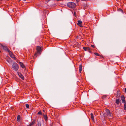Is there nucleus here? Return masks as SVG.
Listing matches in <instances>:
<instances>
[{
    "instance_id": "obj_4",
    "label": "nucleus",
    "mask_w": 126,
    "mask_h": 126,
    "mask_svg": "<svg viewBox=\"0 0 126 126\" xmlns=\"http://www.w3.org/2000/svg\"><path fill=\"white\" fill-rule=\"evenodd\" d=\"M11 57L14 58L15 60H16V58L14 57V55H13L12 52L11 51H10L8 52Z\"/></svg>"
},
{
    "instance_id": "obj_5",
    "label": "nucleus",
    "mask_w": 126,
    "mask_h": 126,
    "mask_svg": "<svg viewBox=\"0 0 126 126\" xmlns=\"http://www.w3.org/2000/svg\"><path fill=\"white\" fill-rule=\"evenodd\" d=\"M78 23L77 25L81 27H83V26L82 25V22L81 21L78 20Z\"/></svg>"
},
{
    "instance_id": "obj_25",
    "label": "nucleus",
    "mask_w": 126,
    "mask_h": 126,
    "mask_svg": "<svg viewBox=\"0 0 126 126\" xmlns=\"http://www.w3.org/2000/svg\"><path fill=\"white\" fill-rule=\"evenodd\" d=\"M91 46L92 47L94 48H95V46L94 45H91Z\"/></svg>"
},
{
    "instance_id": "obj_21",
    "label": "nucleus",
    "mask_w": 126,
    "mask_h": 126,
    "mask_svg": "<svg viewBox=\"0 0 126 126\" xmlns=\"http://www.w3.org/2000/svg\"><path fill=\"white\" fill-rule=\"evenodd\" d=\"M124 109L125 110H126V103H125L124 105Z\"/></svg>"
},
{
    "instance_id": "obj_27",
    "label": "nucleus",
    "mask_w": 126,
    "mask_h": 126,
    "mask_svg": "<svg viewBox=\"0 0 126 126\" xmlns=\"http://www.w3.org/2000/svg\"><path fill=\"white\" fill-rule=\"evenodd\" d=\"M38 114L39 115H41L42 114V112L41 111H40L38 112Z\"/></svg>"
},
{
    "instance_id": "obj_13",
    "label": "nucleus",
    "mask_w": 126,
    "mask_h": 126,
    "mask_svg": "<svg viewBox=\"0 0 126 126\" xmlns=\"http://www.w3.org/2000/svg\"><path fill=\"white\" fill-rule=\"evenodd\" d=\"M91 118L92 119V120L94 121V117L93 115V113H91L90 114Z\"/></svg>"
},
{
    "instance_id": "obj_22",
    "label": "nucleus",
    "mask_w": 126,
    "mask_h": 126,
    "mask_svg": "<svg viewBox=\"0 0 126 126\" xmlns=\"http://www.w3.org/2000/svg\"><path fill=\"white\" fill-rule=\"evenodd\" d=\"M83 49L85 51H86L87 50V48L85 47H83Z\"/></svg>"
},
{
    "instance_id": "obj_10",
    "label": "nucleus",
    "mask_w": 126,
    "mask_h": 126,
    "mask_svg": "<svg viewBox=\"0 0 126 126\" xmlns=\"http://www.w3.org/2000/svg\"><path fill=\"white\" fill-rule=\"evenodd\" d=\"M82 65H79V71L80 73H81V71L82 70Z\"/></svg>"
},
{
    "instance_id": "obj_11",
    "label": "nucleus",
    "mask_w": 126,
    "mask_h": 126,
    "mask_svg": "<svg viewBox=\"0 0 126 126\" xmlns=\"http://www.w3.org/2000/svg\"><path fill=\"white\" fill-rule=\"evenodd\" d=\"M43 115L44 116V117L45 119V120L46 122L47 121V115L46 114L45 115L44 114H43Z\"/></svg>"
},
{
    "instance_id": "obj_30",
    "label": "nucleus",
    "mask_w": 126,
    "mask_h": 126,
    "mask_svg": "<svg viewBox=\"0 0 126 126\" xmlns=\"http://www.w3.org/2000/svg\"><path fill=\"white\" fill-rule=\"evenodd\" d=\"M125 92H126V88H125Z\"/></svg>"
},
{
    "instance_id": "obj_36",
    "label": "nucleus",
    "mask_w": 126,
    "mask_h": 126,
    "mask_svg": "<svg viewBox=\"0 0 126 126\" xmlns=\"http://www.w3.org/2000/svg\"><path fill=\"white\" fill-rule=\"evenodd\" d=\"M50 126H52V125H51Z\"/></svg>"
},
{
    "instance_id": "obj_35",
    "label": "nucleus",
    "mask_w": 126,
    "mask_h": 126,
    "mask_svg": "<svg viewBox=\"0 0 126 126\" xmlns=\"http://www.w3.org/2000/svg\"><path fill=\"white\" fill-rule=\"evenodd\" d=\"M24 0V1H25V0Z\"/></svg>"
},
{
    "instance_id": "obj_24",
    "label": "nucleus",
    "mask_w": 126,
    "mask_h": 126,
    "mask_svg": "<svg viewBox=\"0 0 126 126\" xmlns=\"http://www.w3.org/2000/svg\"><path fill=\"white\" fill-rule=\"evenodd\" d=\"M26 106L27 108H28L29 107V106L28 104H26Z\"/></svg>"
},
{
    "instance_id": "obj_28",
    "label": "nucleus",
    "mask_w": 126,
    "mask_h": 126,
    "mask_svg": "<svg viewBox=\"0 0 126 126\" xmlns=\"http://www.w3.org/2000/svg\"><path fill=\"white\" fill-rule=\"evenodd\" d=\"M51 0H47V1L48 2L50 1Z\"/></svg>"
},
{
    "instance_id": "obj_8",
    "label": "nucleus",
    "mask_w": 126,
    "mask_h": 126,
    "mask_svg": "<svg viewBox=\"0 0 126 126\" xmlns=\"http://www.w3.org/2000/svg\"><path fill=\"white\" fill-rule=\"evenodd\" d=\"M106 112L107 113L108 116V115L109 117H111V115L108 109H107L106 110Z\"/></svg>"
},
{
    "instance_id": "obj_34",
    "label": "nucleus",
    "mask_w": 126,
    "mask_h": 126,
    "mask_svg": "<svg viewBox=\"0 0 126 126\" xmlns=\"http://www.w3.org/2000/svg\"><path fill=\"white\" fill-rule=\"evenodd\" d=\"M43 111L44 112H45V110H43Z\"/></svg>"
},
{
    "instance_id": "obj_14",
    "label": "nucleus",
    "mask_w": 126,
    "mask_h": 126,
    "mask_svg": "<svg viewBox=\"0 0 126 126\" xmlns=\"http://www.w3.org/2000/svg\"><path fill=\"white\" fill-rule=\"evenodd\" d=\"M103 116L105 118H107V116H108V114L106 112V113H104L103 114Z\"/></svg>"
},
{
    "instance_id": "obj_17",
    "label": "nucleus",
    "mask_w": 126,
    "mask_h": 126,
    "mask_svg": "<svg viewBox=\"0 0 126 126\" xmlns=\"http://www.w3.org/2000/svg\"><path fill=\"white\" fill-rule=\"evenodd\" d=\"M20 115H18L17 117V120L18 121H19L20 120Z\"/></svg>"
},
{
    "instance_id": "obj_23",
    "label": "nucleus",
    "mask_w": 126,
    "mask_h": 126,
    "mask_svg": "<svg viewBox=\"0 0 126 126\" xmlns=\"http://www.w3.org/2000/svg\"><path fill=\"white\" fill-rule=\"evenodd\" d=\"M106 97V96H103L102 97V98L103 99H104Z\"/></svg>"
},
{
    "instance_id": "obj_3",
    "label": "nucleus",
    "mask_w": 126,
    "mask_h": 126,
    "mask_svg": "<svg viewBox=\"0 0 126 126\" xmlns=\"http://www.w3.org/2000/svg\"><path fill=\"white\" fill-rule=\"evenodd\" d=\"M36 50L37 52L35 53L34 55L36 57L37 56L39 53L40 54V52L41 51V47L39 46H37Z\"/></svg>"
},
{
    "instance_id": "obj_12",
    "label": "nucleus",
    "mask_w": 126,
    "mask_h": 126,
    "mask_svg": "<svg viewBox=\"0 0 126 126\" xmlns=\"http://www.w3.org/2000/svg\"><path fill=\"white\" fill-rule=\"evenodd\" d=\"M20 65V66L22 68H23L25 67L24 65L22 63L20 62L19 63Z\"/></svg>"
},
{
    "instance_id": "obj_2",
    "label": "nucleus",
    "mask_w": 126,
    "mask_h": 126,
    "mask_svg": "<svg viewBox=\"0 0 126 126\" xmlns=\"http://www.w3.org/2000/svg\"><path fill=\"white\" fill-rule=\"evenodd\" d=\"M68 6L70 8H73L75 6V4L73 2L68 3L67 4Z\"/></svg>"
},
{
    "instance_id": "obj_16",
    "label": "nucleus",
    "mask_w": 126,
    "mask_h": 126,
    "mask_svg": "<svg viewBox=\"0 0 126 126\" xmlns=\"http://www.w3.org/2000/svg\"><path fill=\"white\" fill-rule=\"evenodd\" d=\"M116 102L117 104H118L120 103V101L119 99H116Z\"/></svg>"
},
{
    "instance_id": "obj_15",
    "label": "nucleus",
    "mask_w": 126,
    "mask_h": 126,
    "mask_svg": "<svg viewBox=\"0 0 126 126\" xmlns=\"http://www.w3.org/2000/svg\"><path fill=\"white\" fill-rule=\"evenodd\" d=\"M87 50L88 51L90 52V53H91V49H90V48L89 47H88L87 48Z\"/></svg>"
},
{
    "instance_id": "obj_20",
    "label": "nucleus",
    "mask_w": 126,
    "mask_h": 126,
    "mask_svg": "<svg viewBox=\"0 0 126 126\" xmlns=\"http://www.w3.org/2000/svg\"><path fill=\"white\" fill-rule=\"evenodd\" d=\"M94 54L95 55L98 56H100V55L98 53L96 52H95L94 53Z\"/></svg>"
},
{
    "instance_id": "obj_6",
    "label": "nucleus",
    "mask_w": 126,
    "mask_h": 126,
    "mask_svg": "<svg viewBox=\"0 0 126 126\" xmlns=\"http://www.w3.org/2000/svg\"><path fill=\"white\" fill-rule=\"evenodd\" d=\"M3 48V49L6 51L8 52H9L10 50H9V49L8 48V47L7 46H2Z\"/></svg>"
},
{
    "instance_id": "obj_9",
    "label": "nucleus",
    "mask_w": 126,
    "mask_h": 126,
    "mask_svg": "<svg viewBox=\"0 0 126 126\" xmlns=\"http://www.w3.org/2000/svg\"><path fill=\"white\" fill-rule=\"evenodd\" d=\"M122 102V103H124L125 104L126 103L125 100V98L124 96H122L121 97Z\"/></svg>"
},
{
    "instance_id": "obj_18",
    "label": "nucleus",
    "mask_w": 126,
    "mask_h": 126,
    "mask_svg": "<svg viewBox=\"0 0 126 126\" xmlns=\"http://www.w3.org/2000/svg\"><path fill=\"white\" fill-rule=\"evenodd\" d=\"M38 126H41V122L40 121H38L37 123Z\"/></svg>"
},
{
    "instance_id": "obj_31",
    "label": "nucleus",
    "mask_w": 126,
    "mask_h": 126,
    "mask_svg": "<svg viewBox=\"0 0 126 126\" xmlns=\"http://www.w3.org/2000/svg\"><path fill=\"white\" fill-rule=\"evenodd\" d=\"M57 1H58L60 0H56Z\"/></svg>"
},
{
    "instance_id": "obj_1",
    "label": "nucleus",
    "mask_w": 126,
    "mask_h": 126,
    "mask_svg": "<svg viewBox=\"0 0 126 126\" xmlns=\"http://www.w3.org/2000/svg\"><path fill=\"white\" fill-rule=\"evenodd\" d=\"M12 67L13 70L17 71L18 70L19 66L16 63H14L12 65Z\"/></svg>"
},
{
    "instance_id": "obj_29",
    "label": "nucleus",
    "mask_w": 126,
    "mask_h": 126,
    "mask_svg": "<svg viewBox=\"0 0 126 126\" xmlns=\"http://www.w3.org/2000/svg\"><path fill=\"white\" fill-rule=\"evenodd\" d=\"M76 1L77 2H79V0H76Z\"/></svg>"
},
{
    "instance_id": "obj_33",
    "label": "nucleus",
    "mask_w": 126,
    "mask_h": 126,
    "mask_svg": "<svg viewBox=\"0 0 126 126\" xmlns=\"http://www.w3.org/2000/svg\"><path fill=\"white\" fill-rule=\"evenodd\" d=\"M120 11H121L122 12L123 11L121 9H119Z\"/></svg>"
},
{
    "instance_id": "obj_7",
    "label": "nucleus",
    "mask_w": 126,
    "mask_h": 126,
    "mask_svg": "<svg viewBox=\"0 0 126 126\" xmlns=\"http://www.w3.org/2000/svg\"><path fill=\"white\" fill-rule=\"evenodd\" d=\"M18 75L23 80H24V77L22 75V74L19 72H17Z\"/></svg>"
},
{
    "instance_id": "obj_19",
    "label": "nucleus",
    "mask_w": 126,
    "mask_h": 126,
    "mask_svg": "<svg viewBox=\"0 0 126 126\" xmlns=\"http://www.w3.org/2000/svg\"><path fill=\"white\" fill-rule=\"evenodd\" d=\"M117 96L118 97H119L120 96V94L119 93V92L118 91H117Z\"/></svg>"
},
{
    "instance_id": "obj_26",
    "label": "nucleus",
    "mask_w": 126,
    "mask_h": 126,
    "mask_svg": "<svg viewBox=\"0 0 126 126\" xmlns=\"http://www.w3.org/2000/svg\"><path fill=\"white\" fill-rule=\"evenodd\" d=\"M7 61L9 63H10V59L7 60Z\"/></svg>"
},
{
    "instance_id": "obj_32",
    "label": "nucleus",
    "mask_w": 126,
    "mask_h": 126,
    "mask_svg": "<svg viewBox=\"0 0 126 126\" xmlns=\"http://www.w3.org/2000/svg\"><path fill=\"white\" fill-rule=\"evenodd\" d=\"M76 13L75 12H74V15L75 16L76 15Z\"/></svg>"
}]
</instances>
